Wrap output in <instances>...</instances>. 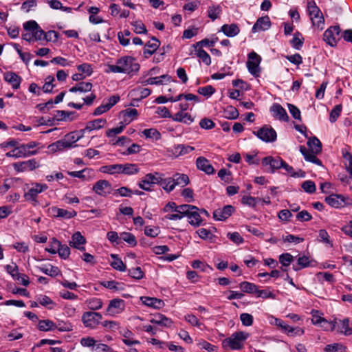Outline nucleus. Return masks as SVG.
<instances>
[{"label": "nucleus", "mask_w": 352, "mask_h": 352, "mask_svg": "<svg viewBox=\"0 0 352 352\" xmlns=\"http://www.w3.org/2000/svg\"><path fill=\"white\" fill-rule=\"evenodd\" d=\"M140 65L132 56H122L116 60V65H108L107 73H124L133 75L140 69Z\"/></svg>", "instance_id": "f257e3e1"}, {"label": "nucleus", "mask_w": 352, "mask_h": 352, "mask_svg": "<svg viewBox=\"0 0 352 352\" xmlns=\"http://www.w3.org/2000/svg\"><path fill=\"white\" fill-rule=\"evenodd\" d=\"M35 144L34 142H31L27 144H18L16 141H10L8 142H4L0 144V146L4 148L3 151H6V154H10V153H14V154L17 155H32L36 154L37 152L36 150H31L35 147Z\"/></svg>", "instance_id": "f03ea898"}, {"label": "nucleus", "mask_w": 352, "mask_h": 352, "mask_svg": "<svg viewBox=\"0 0 352 352\" xmlns=\"http://www.w3.org/2000/svg\"><path fill=\"white\" fill-rule=\"evenodd\" d=\"M248 337V334L243 331L235 332L222 341V347L225 350H240L243 348V342Z\"/></svg>", "instance_id": "7ed1b4c3"}, {"label": "nucleus", "mask_w": 352, "mask_h": 352, "mask_svg": "<svg viewBox=\"0 0 352 352\" xmlns=\"http://www.w3.org/2000/svg\"><path fill=\"white\" fill-rule=\"evenodd\" d=\"M102 319V316L100 313L89 311L82 314L81 320L85 327L96 329L101 323Z\"/></svg>", "instance_id": "20e7f679"}, {"label": "nucleus", "mask_w": 352, "mask_h": 352, "mask_svg": "<svg viewBox=\"0 0 352 352\" xmlns=\"http://www.w3.org/2000/svg\"><path fill=\"white\" fill-rule=\"evenodd\" d=\"M186 208L184 209V212L183 214L184 217H188V223L195 227L199 226L203 221L200 216L199 209L197 206L189 204H186Z\"/></svg>", "instance_id": "39448f33"}, {"label": "nucleus", "mask_w": 352, "mask_h": 352, "mask_svg": "<svg viewBox=\"0 0 352 352\" xmlns=\"http://www.w3.org/2000/svg\"><path fill=\"white\" fill-rule=\"evenodd\" d=\"M307 10L314 26L319 28L324 24L322 14L314 1L308 2Z\"/></svg>", "instance_id": "423d86ee"}, {"label": "nucleus", "mask_w": 352, "mask_h": 352, "mask_svg": "<svg viewBox=\"0 0 352 352\" xmlns=\"http://www.w3.org/2000/svg\"><path fill=\"white\" fill-rule=\"evenodd\" d=\"M261 60V56L256 52H252L248 54L247 67L249 72L255 77L258 76L261 72V69L259 67Z\"/></svg>", "instance_id": "0eeeda50"}, {"label": "nucleus", "mask_w": 352, "mask_h": 352, "mask_svg": "<svg viewBox=\"0 0 352 352\" xmlns=\"http://www.w3.org/2000/svg\"><path fill=\"white\" fill-rule=\"evenodd\" d=\"M340 28L339 26H332L328 28L323 34V40L329 45L336 46L337 42L341 38Z\"/></svg>", "instance_id": "6e6552de"}, {"label": "nucleus", "mask_w": 352, "mask_h": 352, "mask_svg": "<svg viewBox=\"0 0 352 352\" xmlns=\"http://www.w3.org/2000/svg\"><path fill=\"white\" fill-rule=\"evenodd\" d=\"M48 186L45 184H32V186L24 193V198L27 201L36 202L38 195L46 190Z\"/></svg>", "instance_id": "1a4fd4ad"}, {"label": "nucleus", "mask_w": 352, "mask_h": 352, "mask_svg": "<svg viewBox=\"0 0 352 352\" xmlns=\"http://www.w3.org/2000/svg\"><path fill=\"white\" fill-rule=\"evenodd\" d=\"M256 136L265 142H272L276 139V132L271 126H264L254 133Z\"/></svg>", "instance_id": "9d476101"}, {"label": "nucleus", "mask_w": 352, "mask_h": 352, "mask_svg": "<svg viewBox=\"0 0 352 352\" xmlns=\"http://www.w3.org/2000/svg\"><path fill=\"white\" fill-rule=\"evenodd\" d=\"M124 309V300L120 298H114L110 300L106 311L110 316H115L122 312Z\"/></svg>", "instance_id": "9b49d317"}, {"label": "nucleus", "mask_w": 352, "mask_h": 352, "mask_svg": "<svg viewBox=\"0 0 352 352\" xmlns=\"http://www.w3.org/2000/svg\"><path fill=\"white\" fill-rule=\"evenodd\" d=\"M23 28L26 31L33 33V38L36 41L43 39L44 31L38 26L35 21H28L23 24Z\"/></svg>", "instance_id": "f8f14e48"}, {"label": "nucleus", "mask_w": 352, "mask_h": 352, "mask_svg": "<svg viewBox=\"0 0 352 352\" xmlns=\"http://www.w3.org/2000/svg\"><path fill=\"white\" fill-rule=\"evenodd\" d=\"M13 166L18 172L30 171L38 168L40 163L35 159H31L27 161L14 163Z\"/></svg>", "instance_id": "ddd939ff"}, {"label": "nucleus", "mask_w": 352, "mask_h": 352, "mask_svg": "<svg viewBox=\"0 0 352 352\" xmlns=\"http://www.w3.org/2000/svg\"><path fill=\"white\" fill-rule=\"evenodd\" d=\"M49 213L54 217L69 219L76 216L77 212L74 210H67L53 206L49 208Z\"/></svg>", "instance_id": "4468645a"}, {"label": "nucleus", "mask_w": 352, "mask_h": 352, "mask_svg": "<svg viewBox=\"0 0 352 352\" xmlns=\"http://www.w3.org/2000/svg\"><path fill=\"white\" fill-rule=\"evenodd\" d=\"M92 190L98 195L106 197L111 193L112 188L111 184L104 179L98 181L93 186Z\"/></svg>", "instance_id": "2eb2a0df"}, {"label": "nucleus", "mask_w": 352, "mask_h": 352, "mask_svg": "<svg viewBox=\"0 0 352 352\" xmlns=\"http://www.w3.org/2000/svg\"><path fill=\"white\" fill-rule=\"evenodd\" d=\"M349 199L341 195L332 194L325 198V201L331 207L340 208L345 206Z\"/></svg>", "instance_id": "dca6fc26"}, {"label": "nucleus", "mask_w": 352, "mask_h": 352, "mask_svg": "<svg viewBox=\"0 0 352 352\" xmlns=\"http://www.w3.org/2000/svg\"><path fill=\"white\" fill-rule=\"evenodd\" d=\"M234 211L231 205H226L223 208H219L213 212V218L217 221H224L230 217Z\"/></svg>", "instance_id": "f3484780"}, {"label": "nucleus", "mask_w": 352, "mask_h": 352, "mask_svg": "<svg viewBox=\"0 0 352 352\" xmlns=\"http://www.w3.org/2000/svg\"><path fill=\"white\" fill-rule=\"evenodd\" d=\"M284 162L278 155L276 157H272L271 155L267 156L263 160V166H270V172L274 173L276 169L283 167Z\"/></svg>", "instance_id": "a211bd4d"}, {"label": "nucleus", "mask_w": 352, "mask_h": 352, "mask_svg": "<svg viewBox=\"0 0 352 352\" xmlns=\"http://www.w3.org/2000/svg\"><path fill=\"white\" fill-rule=\"evenodd\" d=\"M107 124V120L105 119L100 118L96 119L92 121H89L87 123L86 126L80 131V132L84 135L86 133H89L94 130H98Z\"/></svg>", "instance_id": "6ab92c4d"}, {"label": "nucleus", "mask_w": 352, "mask_h": 352, "mask_svg": "<svg viewBox=\"0 0 352 352\" xmlns=\"http://www.w3.org/2000/svg\"><path fill=\"white\" fill-rule=\"evenodd\" d=\"M271 26L270 19L268 16L260 17L252 27V32H257L268 30Z\"/></svg>", "instance_id": "aec40b11"}, {"label": "nucleus", "mask_w": 352, "mask_h": 352, "mask_svg": "<svg viewBox=\"0 0 352 352\" xmlns=\"http://www.w3.org/2000/svg\"><path fill=\"white\" fill-rule=\"evenodd\" d=\"M270 111L273 113V116L281 121L288 122L289 116L285 109L279 104H274L270 107Z\"/></svg>", "instance_id": "412c9836"}, {"label": "nucleus", "mask_w": 352, "mask_h": 352, "mask_svg": "<svg viewBox=\"0 0 352 352\" xmlns=\"http://www.w3.org/2000/svg\"><path fill=\"white\" fill-rule=\"evenodd\" d=\"M196 164L199 170L204 171L207 175L214 173V168L204 157L201 156L198 157L196 161Z\"/></svg>", "instance_id": "4be33fe9"}, {"label": "nucleus", "mask_w": 352, "mask_h": 352, "mask_svg": "<svg viewBox=\"0 0 352 352\" xmlns=\"http://www.w3.org/2000/svg\"><path fill=\"white\" fill-rule=\"evenodd\" d=\"M72 147V144L66 140H58L48 146V153L63 151L65 148Z\"/></svg>", "instance_id": "5701e85b"}, {"label": "nucleus", "mask_w": 352, "mask_h": 352, "mask_svg": "<svg viewBox=\"0 0 352 352\" xmlns=\"http://www.w3.org/2000/svg\"><path fill=\"white\" fill-rule=\"evenodd\" d=\"M4 80L11 85L12 87L17 89L20 87L21 78L14 72H8L3 74Z\"/></svg>", "instance_id": "b1692460"}, {"label": "nucleus", "mask_w": 352, "mask_h": 352, "mask_svg": "<svg viewBox=\"0 0 352 352\" xmlns=\"http://www.w3.org/2000/svg\"><path fill=\"white\" fill-rule=\"evenodd\" d=\"M160 41L155 37L152 38V41L148 42L144 47V55L146 58L151 56L160 47Z\"/></svg>", "instance_id": "393cba45"}, {"label": "nucleus", "mask_w": 352, "mask_h": 352, "mask_svg": "<svg viewBox=\"0 0 352 352\" xmlns=\"http://www.w3.org/2000/svg\"><path fill=\"white\" fill-rule=\"evenodd\" d=\"M150 322L153 324H156L165 327H170L173 324L171 319L160 314L155 316Z\"/></svg>", "instance_id": "a878e982"}, {"label": "nucleus", "mask_w": 352, "mask_h": 352, "mask_svg": "<svg viewBox=\"0 0 352 352\" xmlns=\"http://www.w3.org/2000/svg\"><path fill=\"white\" fill-rule=\"evenodd\" d=\"M337 330L345 336L352 335V329L349 327V320L344 318L342 320H340L337 323Z\"/></svg>", "instance_id": "bb28decb"}, {"label": "nucleus", "mask_w": 352, "mask_h": 352, "mask_svg": "<svg viewBox=\"0 0 352 352\" xmlns=\"http://www.w3.org/2000/svg\"><path fill=\"white\" fill-rule=\"evenodd\" d=\"M172 120L176 122L190 124L194 121V118L188 113L179 111L173 118Z\"/></svg>", "instance_id": "cd10ccee"}, {"label": "nucleus", "mask_w": 352, "mask_h": 352, "mask_svg": "<svg viewBox=\"0 0 352 352\" xmlns=\"http://www.w3.org/2000/svg\"><path fill=\"white\" fill-rule=\"evenodd\" d=\"M307 144L311 154H318L322 151V144L316 137L309 139L307 142Z\"/></svg>", "instance_id": "c85d7f7f"}, {"label": "nucleus", "mask_w": 352, "mask_h": 352, "mask_svg": "<svg viewBox=\"0 0 352 352\" xmlns=\"http://www.w3.org/2000/svg\"><path fill=\"white\" fill-rule=\"evenodd\" d=\"M172 179L174 183H175L176 186L184 187L190 182L188 176L183 173H175L173 175Z\"/></svg>", "instance_id": "c756f323"}, {"label": "nucleus", "mask_w": 352, "mask_h": 352, "mask_svg": "<svg viewBox=\"0 0 352 352\" xmlns=\"http://www.w3.org/2000/svg\"><path fill=\"white\" fill-rule=\"evenodd\" d=\"M281 331L283 333H286L289 336H302L305 333L303 329H301L300 327L294 328L288 325L286 323L285 324H284V327Z\"/></svg>", "instance_id": "7c9ffc66"}, {"label": "nucleus", "mask_w": 352, "mask_h": 352, "mask_svg": "<svg viewBox=\"0 0 352 352\" xmlns=\"http://www.w3.org/2000/svg\"><path fill=\"white\" fill-rule=\"evenodd\" d=\"M186 204H182L177 206L175 202L170 201L167 203L163 208V212H168L169 211L184 213V209H186Z\"/></svg>", "instance_id": "2f4dec72"}, {"label": "nucleus", "mask_w": 352, "mask_h": 352, "mask_svg": "<svg viewBox=\"0 0 352 352\" xmlns=\"http://www.w3.org/2000/svg\"><path fill=\"white\" fill-rule=\"evenodd\" d=\"M221 31L228 36L233 37L239 33V28L236 24L223 25Z\"/></svg>", "instance_id": "473e14b6"}, {"label": "nucleus", "mask_w": 352, "mask_h": 352, "mask_svg": "<svg viewBox=\"0 0 352 352\" xmlns=\"http://www.w3.org/2000/svg\"><path fill=\"white\" fill-rule=\"evenodd\" d=\"M111 257L113 259L111 263V266L120 272H125L126 270V265L124 264L123 261L119 257L118 254H111Z\"/></svg>", "instance_id": "72a5a7b5"}, {"label": "nucleus", "mask_w": 352, "mask_h": 352, "mask_svg": "<svg viewBox=\"0 0 352 352\" xmlns=\"http://www.w3.org/2000/svg\"><path fill=\"white\" fill-rule=\"evenodd\" d=\"M140 170L138 166L135 164H122L121 173L131 175L137 174Z\"/></svg>", "instance_id": "f704fd0d"}, {"label": "nucleus", "mask_w": 352, "mask_h": 352, "mask_svg": "<svg viewBox=\"0 0 352 352\" xmlns=\"http://www.w3.org/2000/svg\"><path fill=\"white\" fill-rule=\"evenodd\" d=\"M141 300L145 305L154 308H160L163 304L161 300L156 298L142 296L141 297Z\"/></svg>", "instance_id": "c9c22d12"}, {"label": "nucleus", "mask_w": 352, "mask_h": 352, "mask_svg": "<svg viewBox=\"0 0 352 352\" xmlns=\"http://www.w3.org/2000/svg\"><path fill=\"white\" fill-rule=\"evenodd\" d=\"M92 88V84L88 82H80L77 83L74 87L70 88V92H88L91 91Z\"/></svg>", "instance_id": "e433bc0d"}, {"label": "nucleus", "mask_w": 352, "mask_h": 352, "mask_svg": "<svg viewBox=\"0 0 352 352\" xmlns=\"http://www.w3.org/2000/svg\"><path fill=\"white\" fill-rule=\"evenodd\" d=\"M38 328L42 331H52L56 329V324L50 320H39Z\"/></svg>", "instance_id": "4c0bfd02"}, {"label": "nucleus", "mask_w": 352, "mask_h": 352, "mask_svg": "<svg viewBox=\"0 0 352 352\" xmlns=\"http://www.w3.org/2000/svg\"><path fill=\"white\" fill-rule=\"evenodd\" d=\"M310 260L307 256H300L297 260V263L293 265V270L294 271H299L302 268H305L309 266Z\"/></svg>", "instance_id": "58836bf2"}, {"label": "nucleus", "mask_w": 352, "mask_h": 352, "mask_svg": "<svg viewBox=\"0 0 352 352\" xmlns=\"http://www.w3.org/2000/svg\"><path fill=\"white\" fill-rule=\"evenodd\" d=\"M38 269L43 273L52 277L58 276L60 273V270L58 269V267L53 266L52 265H49L48 266L44 265L38 267Z\"/></svg>", "instance_id": "ea45409f"}, {"label": "nucleus", "mask_w": 352, "mask_h": 352, "mask_svg": "<svg viewBox=\"0 0 352 352\" xmlns=\"http://www.w3.org/2000/svg\"><path fill=\"white\" fill-rule=\"evenodd\" d=\"M72 241L69 242L71 247L75 248L78 245H84L86 243L85 238L81 234L80 232H75L72 236Z\"/></svg>", "instance_id": "a19ab883"}, {"label": "nucleus", "mask_w": 352, "mask_h": 352, "mask_svg": "<svg viewBox=\"0 0 352 352\" xmlns=\"http://www.w3.org/2000/svg\"><path fill=\"white\" fill-rule=\"evenodd\" d=\"M239 287L243 292L248 294H256L258 289L255 284L248 281L241 282L239 284Z\"/></svg>", "instance_id": "79ce46f5"}, {"label": "nucleus", "mask_w": 352, "mask_h": 352, "mask_svg": "<svg viewBox=\"0 0 352 352\" xmlns=\"http://www.w3.org/2000/svg\"><path fill=\"white\" fill-rule=\"evenodd\" d=\"M197 346L199 349L206 350L208 352H217L218 348L217 346L211 344L203 339L197 340Z\"/></svg>", "instance_id": "37998d69"}, {"label": "nucleus", "mask_w": 352, "mask_h": 352, "mask_svg": "<svg viewBox=\"0 0 352 352\" xmlns=\"http://www.w3.org/2000/svg\"><path fill=\"white\" fill-rule=\"evenodd\" d=\"M38 302L43 307H47L50 309L54 308L56 303L47 296L40 295L37 297Z\"/></svg>", "instance_id": "c03bdc74"}, {"label": "nucleus", "mask_w": 352, "mask_h": 352, "mask_svg": "<svg viewBox=\"0 0 352 352\" xmlns=\"http://www.w3.org/2000/svg\"><path fill=\"white\" fill-rule=\"evenodd\" d=\"M160 186L167 192H170L175 188V183H174L172 177L168 178H162L160 182Z\"/></svg>", "instance_id": "a18cd8bd"}, {"label": "nucleus", "mask_w": 352, "mask_h": 352, "mask_svg": "<svg viewBox=\"0 0 352 352\" xmlns=\"http://www.w3.org/2000/svg\"><path fill=\"white\" fill-rule=\"evenodd\" d=\"M86 303L89 309L96 311L102 308V301L100 298H92L86 300Z\"/></svg>", "instance_id": "49530a36"}, {"label": "nucleus", "mask_w": 352, "mask_h": 352, "mask_svg": "<svg viewBox=\"0 0 352 352\" xmlns=\"http://www.w3.org/2000/svg\"><path fill=\"white\" fill-rule=\"evenodd\" d=\"M120 239L127 243L131 247H135L137 245V240L134 234L130 232H122Z\"/></svg>", "instance_id": "de8ad7c7"}, {"label": "nucleus", "mask_w": 352, "mask_h": 352, "mask_svg": "<svg viewBox=\"0 0 352 352\" xmlns=\"http://www.w3.org/2000/svg\"><path fill=\"white\" fill-rule=\"evenodd\" d=\"M283 168H284L288 174H289L292 177H305V173L302 170H299L298 172H296L293 167L287 164L285 162H284V164H283Z\"/></svg>", "instance_id": "09e8293b"}, {"label": "nucleus", "mask_w": 352, "mask_h": 352, "mask_svg": "<svg viewBox=\"0 0 352 352\" xmlns=\"http://www.w3.org/2000/svg\"><path fill=\"white\" fill-rule=\"evenodd\" d=\"M121 113L123 114L124 121L129 124L138 116V111L135 109H128L122 111Z\"/></svg>", "instance_id": "8fccbe9b"}, {"label": "nucleus", "mask_w": 352, "mask_h": 352, "mask_svg": "<svg viewBox=\"0 0 352 352\" xmlns=\"http://www.w3.org/2000/svg\"><path fill=\"white\" fill-rule=\"evenodd\" d=\"M223 115L224 117L228 119L234 120L239 117V113L235 107L232 106H228L224 109Z\"/></svg>", "instance_id": "3c124183"}, {"label": "nucleus", "mask_w": 352, "mask_h": 352, "mask_svg": "<svg viewBox=\"0 0 352 352\" xmlns=\"http://www.w3.org/2000/svg\"><path fill=\"white\" fill-rule=\"evenodd\" d=\"M6 272L12 276V277L16 280H19L21 274L19 272L18 266L13 263L12 265H7L6 266Z\"/></svg>", "instance_id": "603ef678"}, {"label": "nucleus", "mask_w": 352, "mask_h": 352, "mask_svg": "<svg viewBox=\"0 0 352 352\" xmlns=\"http://www.w3.org/2000/svg\"><path fill=\"white\" fill-rule=\"evenodd\" d=\"M303 40L304 38H302V34L300 32H296L294 33V37L291 41V45L294 48L300 50L303 45Z\"/></svg>", "instance_id": "864d4df0"}, {"label": "nucleus", "mask_w": 352, "mask_h": 352, "mask_svg": "<svg viewBox=\"0 0 352 352\" xmlns=\"http://www.w3.org/2000/svg\"><path fill=\"white\" fill-rule=\"evenodd\" d=\"M346 346L340 343L327 344L324 348L325 352H346Z\"/></svg>", "instance_id": "5fc2aeb1"}, {"label": "nucleus", "mask_w": 352, "mask_h": 352, "mask_svg": "<svg viewBox=\"0 0 352 352\" xmlns=\"http://www.w3.org/2000/svg\"><path fill=\"white\" fill-rule=\"evenodd\" d=\"M133 335V333L128 330L125 329L122 333V336H124V339H122V342L128 346H131L133 344H139L140 342L136 340H132L131 338V336Z\"/></svg>", "instance_id": "6e6d98bb"}, {"label": "nucleus", "mask_w": 352, "mask_h": 352, "mask_svg": "<svg viewBox=\"0 0 352 352\" xmlns=\"http://www.w3.org/2000/svg\"><path fill=\"white\" fill-rule=\"evenodd\" d=\"M129 275L137 280H140L144 278V272L142 270L140 267H136L128 270Z\"/></svg>", "instance_id": "4d7b16f0"}, {"label": "nucleus", "mask_w": 352, "mask_h": 352, "mask_svg": "<svg viewBox=\"0 0 352 352\" xmlns=\"http://www.w3.org/2000/svg\"><path fill=\"white\" fill-rule=\"evenodd\" d=\"M279 263L283 267H288L294 260V257L289 253H283L278 257Z\"/></svg>", "instance_id": "13d9d810"}, {"label": "nucleus", "mask_w": 352, "mask_h": 352, "mask_svg": "<svg viewBox=\"0 0 352 352\" xmlns=\"http://www.w3.org/2000/svg\"><path fill=\"white\" fill-rule=\"evenodd\" d=\"M146 179L148 181V182L153 184H160L162 182V175L159 173L155 172V173H148L145 175Z\"/></svg>", "instance_id": "bf43d9fd"}, {"label": "nucleus", "mask_w": 352, "mask_h": 352, "mask_svg": "<svg viewBox=\"0 0 352 352\" xmlns=\"http://www.w3.org/2000/svg\"><path fill=\"white\" fill-rule=\"evenodd\" d=\"M301 187L305 192L309 194L315 192L316 190L315 183L311 180H307L303 182L301 184Z\"/></svg>", "instance_id": "052dcab7"}, {"label": "nucleus", "mask_w": 352, "mask_h": 352, "mask_svg": "<svg viewBox=\"0 0 352 352\" xmlns=\"http://www.w3.org/2000/svg\"><path fill=\"white\" fill-rule=\"evenodd\" d=\"M221 12V8L220 6H213L208 8V17L212 21H214L219 17V15Z\"/></svg>", "instance_id": "680f3d73"}, {"label": "nucleus", "mask_w": 352, "mask_h": 352, "mask_svg": "<svg viewBox=\"0 0 352 352\" xmlns=\"http://www.w3.org/2000/svg\"><path fill=\"white\" fill-rule=\"evenodd\" d=\"M114 195H119L121 197H131L133 194V191L128 187L122 186L116 189Z\"/></svg>", "instance_id": "e2e57ef3"}, {"label": "nucleus", "mask_w": 352, "mask_h": 352, "mask_svg": "<svg viewBox=\"0 0 352 352\" xmlns=\"http://www.w3.org/2000/svg\"><path fill=\"white\" fill-rule=\"evenodd\" d=\"M342 104H337L334 107L330 113L329 120L331 122H335L336 121L342 112Z\"/></svg>", "instance_id": "0e129e2a"}, {"label": "nucleus", "mask_w": 352, "mask_h": 352, "mask_svg": "<svg viewBox=\"0 0 352 352\" xmlns=\"http://www.w3.org/2000/svg\"><path fill=\"white\" fill-rule=\"evenodd\" d=\"M57 253L59 256L63 259H67L70 254V249L67 245H62L60 243V246L58 248Z\"/></svg>", "instance_id": "69168bd1"}, {"label": "nucleus", "mask_w": 352, "mask_h": 352, "mask_svg": "<svg viewBox=\"0 0 352 352\" xmlns=\"http://www.w3.org/2000/svg\"><path fill=\"white\" fill-rule=\"evenodd\" d=\"M142 133L146 138H152L154 140H158L161 136L160 132L155 129H144Z\"/></svg>", "instance_id": "338daca9"}, {"label": "nucleus", "mask_w": 352, "mask_h": 352, "mask_svg": "<svg viewBox=\"0 0 352 352\" xmlns=\"http://www.w3.org/2000/svg\"><path fill=\"white\" fill-rule=\"evenodd\" d=\"M197 92L206 97H210L215 92V89L211 85L199 87Z\"/></svg>", "instance_id": "774afa93"}]
</instances>
